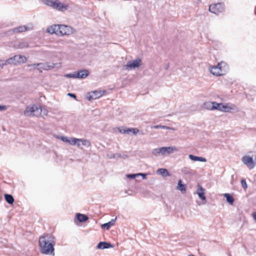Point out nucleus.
I'll list each match as a JSON object with an SVG mask.
<instances>
[{
	"mask_svg": "<svg viewBox=\"0 0 256 256\" xmlns=\"http://www.w3.org/2000/svg\"><path fill=\"white\" fill-rule=\"evenodd\" d=\"M113 247L114 246L110 242H100L98 244L96 248L97 249H106Z\"/></svg>",
	"mask_w": 256,
	"mask_h": 256,
	"instance_id": "nucleus-14",
	"label": "nucleus"
},
{
	"mask_svg": "<svg viewBox=\"0 0 256 256\" xmlns=\"http://www.w3.org/2000/svg\"><path fill=\"white\" fill-rule=\"evenodd\" d=\"M178 149L174 146L162 147V155H168L175 152H178Z\"/></svg>",
	"mask_w": 256,
	"mask_h": 256,
	"instance_id": "nucleus-10",
	"label": "nucleus"
},
{
	"mask_svg": "<svg viewBox=\"0 0 256 256\" xmlns=\"http://www.w3.org/2000/svg\"><path fill=\"white\" fill-rule=\"evenodd\" d=\"M212 104H213L212 102H206L203 104L202 106L204 108L206 109L212 110Z\"/></svg>",
	"mask_w": 256,
	"mask_h": 256,
	"instance_id": "nucleus-27",
	"label": "nucleus"
},
{
	"mask_svg": "<svg viewBox=\"0 0 256 256\" xmlns=\"http://www.w3.org/2000/svg\"><path fill=\"white\" fill-rule=\"evenodd\" d=\"M224 10V4L223 3L212 4L209 6V11L216 14H218L222 12Z\"/></svg>",
	"mask_w": 256,
	"mask_h": 256,
	"instance_id": "nucleus-5",
	"label": "nucleus"
},
{
	"mask_svg": "<svg viewBox=\"0 0 256 256\" xmlns=\"http://www.w3.org/2000/svg\"><path fill=\"white\" fill-rule=\"evenodd\" d=\"M141 176L143 179H146V174L144 173H138L137 174V176Z\"/></svg>",
	"mask_w": 256,
	"mask_h": 256,
	"instance_id": "nucleus-39",
	"label": "nucleus"
},
{
	"mask_svg": "<svg viewBox=\"0 0 256 256\" xmlns=\"http://www.w3.org/2000/svg\"><path fill=\"white\" fill-rule=\"evenodd\" d=\"M46 32L50 34H55L58 36V24H53L48 26Z\"/></svg>",
	"mask_w": 256,
	"mask_h": 256,
	"instance_id": "nucleus-17",
	"label": "nucleus"
},
{
	"mask_svg": "<svg viewBox=\"0 0 256 256\" xmlns=\"http://www.w3.org/2000/svg\"><path fill=\"white\" fill-rule=\"evenodd\" d=\"M56 238L50 234H44L39 238L38 244L40 252L46 255L54 256Z\"/></svg>",
	"mask_w": 256,
	"mask_h": 256,
	"instance_id": "nucleus-1",
	"label": "nucleus"
},
{
	"mask_svg": "<svg viewBox=\"0 0 256 256\" xmlns=\"http://www.w3.org/2000/svg\"><path fill=\"white\" fill-rule=\"evenodd\" d=\"M82 141L81 140H78V138H76L74 137L69 138V142L68 144L70 145L74 146L76 145L78 142Z\"/></svg>",
	"mask_w": 256,
	"mask_h": 256,
	"instance_id": "nucleus-26",
	"label": "nucleus"
},
{
	"mask_svg": "<svg viewBox=\"0 0 256 256\" xmlns=\"http://www.w3.org/2000/svg\"><path fill=\"white\" fill-rule=\"evenodd\" d=\"M182 171L185 173V174H187L188 173V170L186 168H184V169L182 170Z\"/></svg>",
	"mask_w": 256,
	"mask_h": 256,
	"instance_id": "nucleus-46",
	"label": "nucleus"
},
{
	"mask_svg": "<svg viewBox=\"0 0 256 256\" xmlns=\"http://www.w3.org/2000/svg\"><path fill=\"white\" fill-rule=\"evenodd\" d=\"M162 129H165V130H169L170 128V127L166 126H162Z\"/></svg>",
	"mask_w": 256,
	"mask_h": 256,
	"instance_id": "nucleus-47",
	"label": "nucleus"
},
{
	"mask_svg": "<svg viewBox=\"0 0 256 256\" xmlns=\"http://www.w3.org/2000/svg\"><path fill=\"white\" fill-rule=\"evenodd\" d=\"M119 132L122 134H127L126 132V130L124 128H118Z\"/></svg>",
	"mask_w": 256,
	"mask_h": 256,
	"instance_id": "nucleus-40",
	"label": "nucleus"
},
{
	"mask_svg": "<svg viewBox=\"0 0 256 256\" xmlns=\"http://www.w3.org/2000/svg\"><path fill=\"white\" fill-rule=\"evenodd\" d=\"M116 218H115L107 223L104 224L102 225V228H106L107 230H109L110 228L114 224Z\"/></svg>",
	"mask_w": 256,
	"mask_h": 256,
	"instance_id": "nucleus-20",
	"label": "nucleus"
},
{
	"mask_svg": "<svg viewBox=\"0 0 256 256\" xmlns=\"http://www.w3.org/2000/svg\"><path fill=\"white\" fill-rule=\"evenodd\" d=\"M127 134H128L130 132H132L134 134H136L139 132V130L136 128H128L126 129Z\"/></svg>",
	"mask_w": 256,
	"mask_h": 256,
	"instance_id": "nucleus-30",
	"label": "nucleus"
},
{
	"mask_svg": "<svg viewBox=\"0 0 256 256\" xmlns=\"http://www.w3.org/2000/svg\"><path fill=\"white\" fill-rule=\"evenodd\" d=\"M56 66L55 64L54 63H38L34 64H28V66L32 68L33 69L37 68V69L40 72H42V70H50L54 68Z\"/></svg>",
	"mask_w": 256,
	"mask_h": 256,
	"instance_id": "nucleus-4",
	"label": "nucleus"
},
{
	"mask_svg": "<svg viewBox=\"0 0 256 256\" xmlns=\"http://www.w3.org/2000/svg\"><path fill=\"white\" fill-rule=\"evenodd\" d=\"M90 74L88 70L86 69H82L78 70L76 72V78H86Z\"/></svg>",
	"mask_w": 256,
	"mask_h": 256,
	"instance_id": "nucleus-12",
	"label": "nucleus"
},
{
	"mask_svg": "<svg viewBox=\"0 0 256 256\" xmlns=\"http://www.w3.org/2000/svg\"><path fill=\"white\" fill-rule=\"evenodd\" d=\"M76 218L80 222H85L88 220L87 216L80 213L76 214Z\"/></svg>",
	"mask_w": 256,
	"mask_h": 256,
	"instance_id": "nucleus-21",
	"label": "nucleus"
},
{
	"mask_svg": "<svg viewBox=\"0 0 256 256\" xmlns=\"http://www.w3.org/2000/svg\"><path fill=\"white\" fill-rule=\"evenodd\" d=\"M255 14H256V9H255Z\"/></svg>",
	"mask_w": 256,
	"mask_h": 256,
	"instance_id": "nucleus-50",
	"label": "nucleus"
},
{
	"mask_svg": "<svg viewBox=\"0 0 256 256\" xmlns=\"http://www.w3.org/2000/svg\"><path fill=\"white\" fill-rule=\"evenodd\" d=\"M54 6V8L57 9L59 10H66L68 8V6L60 2L58 0H55Z\"/></svg>",
	"mask_w": 256,
	"mask_h": 256,
	"instance_id": "nucleus-16",
	"label": "nucleus"
},
{
	"mask_svg": "<svg viewBox=\"0 0 256 256\" xmlns=\"http://www.w3.org/2000/svg\"><path fill=\"white\" fill-rule=\"evenodd\" d=\"M210 72L214 76H220L222 74V70L218 66H213L210 70Z\"/></svg>",
	"mask_w": 256,
	"mask_h": 256,
	"instance_id": "nucleus-18",
	"label": "nucleus"
},
{
	"mask_svg": "<svg viewBox=\"0 0 256 256\" xmlns=\"http://www.w3.org/2000/svg\"><path fill=\"white\" fill-rule=\"evenodd\" d=\"M242 161L250 170L254 168L256 165L254 161L253 158L250 156H245L242 157Z\"/></svg>",
	"mask_w": 256,
	"mask_h": 256,
	"instance_id": "nucleus-8",
	"label": "nucleus"
},
{
	"mask_svg": "<svg viewBox=\"0 0 256 256\" xmlns=\"http://www.w3.org/2000/svg\"><path fill=\"white\" fill-rule=\"evenodd\" d=\"M198 188L196 190V194L198 197L202 200H206V197L204 195L205 190L202 187V186L199 184H198Z\"/></svg>",
	"mask_w": 256,
	"mask_h": 256,
	"instance_id": "nucleus-11",
	"label": "nucleus"
},
{
	"mask_svg": "<svg viewBox=\"0 0 256 256\" xmlns=\"http://www.w3.org/2000/svg\"><path fill=\"white\" fill-rule=\"evenodd\" d=\"M26 58L22 55H16L12 56L5 62V64H14L25 63L26 62Z\"/></svg>",
	"mask_w": 256,
	"mask_h": 256,
	"instance_id": "nucleus-3",
	"label": "nucleus"
},
{
	"mask_svg": "<svg viewBox=\"0 0 256 256\" xmlns=\"http://www.w3.org/2000/svg\"><path fill=\"white\" fill-rule=\"evenodd\" d=\"M241 184H242V187L244 190L247 188L248 185H247V184H246V181L245 180L242 179V180H241Z\"/></svg>",
	"mask_w": 256,
	"mask_h": 256,
	"instance_id": "nucleus-34",
	"label": "nucleus"
},
{
	"mask_svg": "<svg viewBox=\"0 0 256 256\" xmlns=\"http://www.w3.org/2000/svg\"><path fill=\"white\" fill-rule=\"evenodd\" d=\"M64 76H66V78H77L76 73H75V74H66Z\"/></svg>",
	"mask_w": 256,
	"mask_h": 256,
	"instance_id": "nucleus-35",
	"label": "nucleus"
},
{
	"mask_svg": "<svg viewBox=\"0 0 256 256\" xmlns=\"http://www.w3.org/2000/svg\"><path fill=\"white\" fill-rule=\"evenodd\" d=\"M128 178L133 179L137 176V174H128L126 175Z\"/></svg>",
	"mask_w": 256,
	"mask_h": 256,
	"instance_id": "nucleus-38",
	"label": "nucleus"
},
{
	"mask_svg": "<svg viewBox=\"0 0 256 256\" xmlns=\"http://www.w3.org/2000/svg\"><path fill=\"white\" fill-rule=\"evenodd\" d=\"M228 106H229V104H222V106L221 111L224 112H229Z\"/></svg>",
	"mask_w": 256,
	"mask_h": 256,
	"instance_id": "nucleus-33",
	"label": "nucleus"
},
{
	"mask_svg": "<svg viewBox=\"0 0 256 256\" xmlns=\"http://www.w3.org/2000/svg\"><path fill=\"white\" fill-rule=\"evenodd\" d=\"M128 158V156L127 155H122V158Z\"/></svg>",
	"mask_w": 256,
	"mask_h": 256,
	"instance_id": "nucleus-48",
	"label": "nucleus"
},
{
	"mask_svg": "<svg viewBox=\"0 0 256 256\" xmlns=\"http://www.w3.org/2000/svg\"><path fill=\"white\" fill-rule=\"evenodd\" d=\"M42 110L40 106L33 104L32 106H27L24 112V114L26 116H38L40 114Z\"/></svg>",
	"mask_w": 256,
	"mask_h": 256,
	"instance_id": "nucleus-2",
	"label": "nucleus"
},
{
	"mask_svg": "<svg viewBox=\"0 0 256 256\" xmlns=\"http://www.w3.org/2000/svg\"><path fill=\"white\" fill-rule=\"evenodd\" d=\"M228 110L229 112H230L231 110L238 112V108L234 104H229L228 106Z\"/></svg>",
	"mask_w": 256,
	"mask_h": 256,
	"instance_id": "nucleus-32",
	"label": "nucleus"
},
{
	"mask_svg": "<svg viewBox=\"0 0 256 256\" xmlns=\"http://www.w3.org/2000/svg\"><path fill=\"white\" fill-rule=\"evenodd\" d=\"M32 29V26L28 27L26 26H22L15 28L13 29L14 32H22L27 30H31Z\"/></svg>",
	"mask_w": 256,
	"mask_h": 256,
	"instance_id": "nucleus-15",
	"label": "nucleus"
},
{
	"mask_svg": "<svg viewBox=\"0 0 256 256\" xmlns=\"http://www.w3.org/2000/svg\"><path fill=\"white\" fill-rule=\"evenodd\" d=\"M78 140H81L79 142H78L77 146L80 149H83L82 146H84L86 148H88L90 146V142L88 140L83 139V138H78Z\"/></svg>",
	"mask_w": 256,
	"mask_h": 256,
	"instance_id": "nucleus-13",
	"label": "nucleus"
},
{
	"mask_svg": "<svg viewBox=\"0 0 256 256\" xmlns=\"http://www.w3.org/2000/svg\"><path fill=\"white\" fill-rule=\"evenodd\" d=\"M28 46V44L26 42H20L18 45L19 48H27Z\"/></svg>",
	"mask_w": 256,
	"mask_h": 256,
	"instance_id": "nucleus-36",
	"label": "nucleus"
},
{
	"mask_svg": "<svg viewBox=\"0 0 256 256\" xmlns=\"http://www.w3.org/2000/svg\"><path fill=\"white\" fill-rule=\"evenodd\" d=\"M7 108L6 106L0 105V111H4L6 110Z\"/></svg>",
	"mask_w": 256,
	"mask_h": 256,
	"instance_id": "nucleus-42",
	"label": "nucleus"
},
{
	"mask_svg": "<svg viewBox=\"0 0 256 256\" xmlns=\"http://www.w3.org/2000/svg\"><path fill=\"white\" fill-rule=\"evenodd\" d=\"M142 64V60L140 58H138L132 61H129L124 66V68L125 70L135 68H138Z\"/></svg>",
	"mask_w": 256,
	"mask_h": 256,
	"instance_id": "nucleus-7",
	"label": "nucleus"
},
{
	"mask_svg": "<svg viewBox=\"0 0 256 256\" xmlns=\"http://www.w3.org/2000/svg\"><path fill=\"white\" fill-rule=\"evenodd\" d=\"M224 64V62H221L220 63H218L216 66H218V68H220V70H221L222 65Z\"/></svg>",
	"mask_w": 256,
	"mask_h": 256,
	"instance_id": "nucleus-44",
	"label": "nucleus"
},
{
	"mask_svg": "<svg viewBox=\"0 0 256 256\" xmlns=\"http://www.w3.org/2000/svg\"><path fill=\"white\" fill-rule=\"evenodd\" d=\"M253 216H254V220L256 221V212L254 213L253 214Z\"/></svg>",
	"mask_w": 256,
	"mask_h": 256,
	"instance_id": "nucleus-49",
	"label": "nucleus"
},
{
	"mask_svg": "<svg viewBox=\"0 0 256 256\" xmlns=\"http://www.w3.org/2000/svg\"><path fill=\"white\" fill-rule=\"evenodd\" d=\"M44 2L45 4L51 6L53 8L55 4V0H44Z\"/></svg>",
	"mask_w": 256,
	"mask_h": 256,
	"instance_id": "nucleus-29",
	"label": "nucleus"
},
{
	"mask_svg": "<svg viewBox=\"0 0 256 256\" xmlns=\"http://www.w3.org/2000/svg\"><path fill=\"white\" fill-rule=\"evenodd\" d=\"M68 96H70L72 98H76V97L75 94H72V93H68Z\"/></svg>",
	"mask_w": 256,
	"mask_h": 256,
	"instance_id": "nucleus-43",
	"label": "nucleus"
},
{
	"mask_svg": "<svg viewBox=\"0 0 256 256\" xmlns=\"http://www.w3.org/2000/svg\"><path fill=\"white\" fill-rule=\"evenodd\" d=\"M152 153L154 156H157L159 154H162V148L154 149Z\"/></svg>",
	"mask_w": 256,
	"mask_h": 256,
	"instance_id": "nucleus-31",
	"label": "nucleus"
},
{
	"mask_svg": "<svg viewBox=\"0 0 256 256\" xmlns=\"http://www.w3.org/2000/svg\"><path fill=\"white\" fill-rule=\"evenodd\" d=\"M62 141L67 142L68 144L69 142V138H68L66 136H60V138Z\"/></svg>",
	"mask_w": 256,
	"mask_h": 256,
	"instance_id": "nucleus-37",
	"label": "nucleus"
},
{
	"mask_svg": "<svg viewBox=\"0 0 256 256\" xmlns=\"http://www.w3.org/2000/svg\"><path fill=\"white\" fill-rule=\"evenodd\" d=\"M116 156L120 158H122V155L120 154H116L114 155V158H115Z\"/></svg>",
	"mask_w": 256,
	"mask_h": 256,
	"instance_id": "nucleus-45",
	"label": "nucleus"
},
{
	"mask_svg": "<svg viewBox=\"0 0 256 256\" xmlns=\"http://www.w3.org/2000/svg\"><path fill=\"white\" fill-rule=\"evenodd\" d=\"M157 173L164 177L170 176L168 171L166 168L158 169V170H157Z\"/></svg>",
	"mask_w": 256,
	"mask_h": 256,
	"instance_id": "nucleus-22",
	"label": "nucleus"
},
{
	"mask_svg": "<svg viewBox=\"0 0 256 256\" xmlns=\"http://www.w3.org/2000/svg\"><path fill=\"white\" fill-rule=\"evenodd\" d=\"M150 128H155V129H158L160 128H162V125L154 126H152Z\"/></svg>",
	"mask_w": 256,
	"mask_h": 256,
	"instance_id": "nucleus-41",
	"label": "nucleus"
},
{
	"mask_svg": "<svg viewBox=\"0 0 256 256\" xmlns=\"http://www.w3.org/2000/svg\"><path fill=\"white\" fill-rule=\"evenodd\" d=\"M4 196L5 200L8 204H12L14 203V198H13L12 195L6 194H4Z\"/></svg>",
	"mask_w": 256,
	"mask_h": 256,
	"instance_id": "nucleus-23",
	"label": "nucleus"
},
{
	"mask_svg": "<svg viewBox=\"0 0 256 256\" xmlns=\"http://www.w3.org/2000/svg\"><path fill=\"white\" fill-rule=\"evenodd\" d=\"M224 196L226 198V201L230 204H233V202H234V198L233 196L230 195L229 194H224Z\"/></svg>",
	"mask_w": 256,
	"mask_h": 256,
	"instance_id": "nucleus-25",
	"label": "nucleus"
},
{
	"mask_svg": "<svg viewBox=\"0 0 256 256\" xmlns=\"http://www.w3.org/2000/svg\"><path fill=\"white\" fill-rule=\"evenodd\" d=\"M74 32V29L68 26L58 24V36L69 35Z\"/></svg>",
	"mask_w": 256,
	"mask_h": 256,
	"instance_id": "nucleus-6",
	"label": "nucleus"
},
{
	"mask_svg": "<svg viewBox=\"0 0 256 256\" xmlns=\"http://www.w3.org/2000/svg\"><path fill=\"white\" fill-rule=\"evenodd\" d=\"M189 158L193 161H199L202 162H206V160L204 158L195 156L192 154H189Z\"/></svg>",
	"mask_w": 256,
	"mask_h": 256,
	"instance_id": "nucleus-19",
	"label": "nucleus"
},
{
	"mask_svg": "<svg viewBox=\"0 0 256 256\" xmlns=\"http://www.w3.org/2000/svg\"><path fill=\"white\" fill-rule=\"evenodd\" d=\"M177 188L180 190L182 192H185L186 190V185L182 184V180H180L178 181Z\"/></svg>",
	"mask_w": 256,
	"mask_h": 256,
	"instance_id": "nucleus-24",
	"label": "nucleus"
},
{
	"mask_svg": "<svg viewBox=\"0 0 256 256\" xmlns=\"http://www.w3.org/2000/svg\"><path fill=\"white\" fill-rule=\"evenodd\" d=\"M212 110H217L221 111L222 106V104H218L216 102H212Z\"/></svg>",
	"mask_w": 256,
	"mask_h": 256,
	"instance_id": "nucleus-28",
	"label": "nucleus"
},
{
	"mask_svg": "<svg viewBox=\"0 0 256 256\" xmlns=\"http://www.w3.org/2000/svg\"><path fill=\"white\" fill-rule=\"evenodd\" d=\"M104 92L105 91L98 90L92 91L88 93L86 98L90 101L92 100H96L102 96L104 94Z\"/></svg>",
	"mask_w": 256,
	"mask_h": 256,
	"instance_id": "nucleus-9",
	"label": "nucleus"
}]
</instances>
